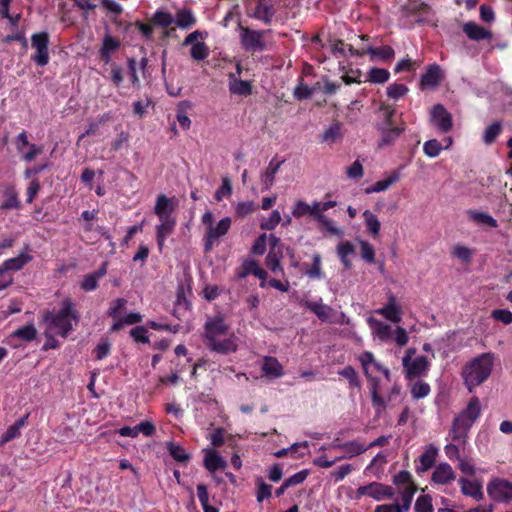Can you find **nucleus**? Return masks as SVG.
I'll use <instances>...</instances> for the list:
<instances>
[{
  "instance_id": "nucleus-48",
  "label": "nucleus",
  "mask_w": 512,
  "mask_h": 512,
  "mask_svg": "<svg viewBox=\"0 0 512 512\" xmlns=\"http://www.w3.org/2000/svg\"><path fill=\"white\" fill-rule=\"evenodd\" d=\"M167 448L171 457L178 462L185 463L190 459L189 454L181 445L170 442Z\"/></svg>"
},
{
  "instance_id": "nucleus-28",
  "label": "nucleus",
  "mask_w": 512,
  "mask_h": 512,
  "mask_svg": "<svg viewBox=\"0 0 512 512\" xmlns=\"http://www.w3.org/2000/svg\"><path fill=\"white\" fill-rule=\"evenodd\" d=\"M174 211V206L169 199L164 194L158 195L156 199V204L154 207V213L158 218H168L172 217V212Z\"/></svg>"
},
{
  "instance_id": "nucleus-6",
  "label": "nucleus",
  "mask_w": 512,
  "mask_h": 512,
  "mask_svg": "<svg viewBox=\"0 0 512 512\" xmlns=\"http://www.w3.org/2000/svg\"><path fill=\"white\" fill-rule=\"evenodd\" d=\"M366 54H369L371 56V59H378L382 62H388L394 58L395 51L391 46L388 45L381 47H374L372 45H368L365 47H361L359 49H356L352 45H349L350 56L363 57Z\"/></svg>"
},
{
  "instance_id": "nucleus-42",
  "label": "nucleus",
  "mask_w": 512,
  "mask_h": 512,
  "mask_svg": "<svg viewBox=\"0 0 512 512\" xmlns=\"http://www.w3.org/2000/svg\"><path fill=\"white\" fill-rule=\"evenodd\" d=\"M280 252H276L273 249H270L268 252L266 258H265V265L266 267L271 270L273 273L280 272L281 274L284 273L283 267L280 263Z\"/></svg>"
},
{
  "instance_id": "nucleus-30",
  "label": "nucleus",
  "mask_w": 512,
  "mask_h": 512,
  "mask_svg": "<svg viewBox=\"0 0 512 512\" xmlns=\"http://www.w3.org/2000/svg\"><path fill=\"white\" fill-rule=\"evenodd\" d=\"M303 306L313 312L321 321H327L332 308L322 303V299L319 301H305Z\"/></svg>"
},
{
  "instance_id": "nucleus-29",
  "label": "nucleus",
  "mask_w": 512,
  "mask_h": 512,
  "mask_svg": "<svg viewBox=\"0 0 512 512\" xmlns=\"http://www.w3.org/2000/svg\"><path fill=\"white\" fill-rule=\"evenodd\" d=\"M204 467L211 473L225 469L227 462L214 450L208 451L204 457Z\"/></svg>"
},
{
  "instance_id": "nucleus-50",
  "label": "nucleus",
  "mask_w": 512,
  "mask_h": 512,
  "mask_svg": "<svg viewBox=\"0 0 512 512\" xmlns=\"http://www.w3.org/2000/svg\"><path fill=\"white\" fill-rule=\"evenodd\" d=\"M409 88L401 83H392L386 89V94L389 98L398 100L407 95Z\"/></svg>"
},
{
  "instance_id": "nucleus-51",
  "label": "nucleus",
  "mask_w": 512,
  "mask_h": 512,
  "mask_svg": "<svg viewBox=\"0 0 512 512\" xmlns=\"http://www.w3.org/2000/svg\"><path fill=\"white\" fill-rule=\"evenodd\" d=\"M317 88H321L319 82L315 84L314 88H310L304 84L303 81H300V83L295 87L293 95L297 100H305L310 98L313 94V90Z\"/></svg>"
},
{
  "instance_id": "nucleus-32",
  "label": "nucleus",
  "mask_w": 512,
  "mask_h": 512,
  "mask_svg": "<svg viewBox=\"0 0 512 512\" xmlns=\"http://www.w3.org/2000/svg\"><path fill=\"white\" fill-rule=\"evenodd\" d=\"M400 172L398 170L393 171L387 178L375 182L372 186L367 187L365 192L367 194L370 193H379L387 190L391 185L398 182L400 179Z\"/></svg>"
},
{
  "instance_id": "nucleus-55",
  "label": "nucleus",
  "mask_w": 512,
  "mask_h": 512,
  "mask_svg": "<svg viewBox=\"0 0 512 512\" xmlns=\"http://www.w3.org/2000/svg\"><path fill=\"white\" fill-rule=\"evenodd\" d=\"M471 218L479 224H485L492 228L498 227L497 220L486 212L472 211Z\"/></svg>"
},
{
  "instance_id": "nucleus-3",
  "label": "nucleus",
  "mask_w": 512,
  "mask_h": 512,
  "mask_svg": "<svg viewBox=\"0 0 512 512\" xmlns=\"http://www.w3.org/2000/svg\"><path fill=\"white\" fill-rule=\"evenodd\" d=\"M49 43V34L46 31L31 35V46L35 49L31 59L40 67H44L49 63Z\"/></svg>"
},
{
  "instance_id": "nucleus-11",
  "label": "nucleus",
  "mask_w": 512,
  "mask_h": 512,
  "mask_svg": "<svg viewBox=\"0 0 512 512\" xmlns=\"http://www.w3.org/2000/svg\"><path fill=\"white\" fill-rule=\"evenodd\" d=\"M405 369L406 379H415L427 375L430 368V361L426 356H418L403 366Z\"/></svg>"
},
{
  "instance_id": "nucleus-44",
  "label": "nucleus",
  "mask_w": 512,
  "mask_h": 512,
  "mask_svg": "<svg viewBox=\"0 0 512 512\" xmlns=\"http://www.w3.org/2000/svg\"><path fill=\"white\" fill-rule=\"evenodd\" d=\"M197 496L204 512H219L218 508L209 504V494L206 485H197Z\"/></svg>"
},
{
  "instance_id": "nucleus-38",
  "label": "nucleus",
  "mask_w": 512,
  "mask_h": 512,
  "mask_svg": "<svg viewBox=\"0 0 512 512\" xmlns=\"http://www.w3.org/2000/svg\"><path fill=\"white\" fill-rule=\"evenodd\" d=\"M390 78V72L385 68L373 67L367 73V80L374 84H384Z\"/></svg>"
},
{
  "instance_id": "nucleus-35",
  "label": "nucleus",
  "mask_w": 512,
  "mask_h": 512,
  "mask_svg": "<svg viewBox=\"0 0 512 512\" xmlns=\"http://www.w3.org/2000/svg\"><path fill=\"white\" fill-rule=\"evenodd\" d=\"M460 414L474 423L481 415V404L479 398L473 396L469 400L467 407L462 410Z\"/></svg>"
},
{
  "instance_id": "nucleus-37",
  "label": "nucleus",
  "mask_w": 512,
  "mask_h": 512,
  "mask_svg": "<svg viewBox=\"0 0 512 512\" xmlns=\"http://www.w3.org/2000/svg\"><path fill=\"white\" fill-rule=\"evenodd\" d=\"M355 248L350 241L342 242L337 247V254L345 268L350 269L352 266L351 261L348 259L349 255L354 254Z\"/></svg>"
},
{
  "instance_id": "nucleus-43",
  "label": "nucleus",
  "mask_w": 512,
  "mask_h": 512,
  "mask_svg": "<svg viewBox=\"0 0 512 512\" xmlns=\"http://www.w3.org/2000/svg\"><path fill=\"white\" fill-rule=\"evenodd\" d=\"M338 374L348 380L350 389L361 388V381L359 379V376L352 366L348 365L344 367L342 370L338 372Z\"/></svg>"
},
{
  "instance_id": "nucleus-39",
  "label": "nucleus",
  "mask_w": 512,
  "mask_h": 512,
  "mask_svg": "<svg viewBox=\"0 0 512 512\" xmlns=\"http://www.w3.org/2000/svg\"><path fill=\"white\" fill-rule=\"evenodd\" d=\"M176 24L179 28L188 29L196 23V19L190 9H182L176 14Z\"/></svg>"
},
{
  "instance_id": "nucleus-16",
  "label": "nucleus",
  "mask_w": 512,
  "mask_h": 512,
  "mask_svg": "<svg viewBox=\"0 0 512 512\" xmlns=\"http://www.w3.org/2000/svg\"><path fill=\"white\" fill-rule=\"evenodd\" d=\"M160 224L156 226V240L161 250L167 237L174 231L176 220L174 217L159 218Z\"/></svg>"
},
{
  "instance_id": "nucleus-14",
  "label": "nucleus",
  "mask_w": 512,
  "mask_h": 512,
  "mask_svg": "<svg viewBox=\"0 0 512 512\" xmlns=\"http://www.w3.org/2000/svg\"><path fill=\"white\" fill-rule=\"evenodd\" d=\"M121 46L120 40L107 33L102 40V45L99 49V58L104 64H109L112 59V54L115 53Z\"/></svg>"
},
{
  "instance_id": "nucleus-31",
  "label": "nucleus",
  "mask_w": 512,
  "mask_h": 512,
  "mask_svg": "<svg viewBox=\"0 0 512 512\" xmlns=\"http://www.w3.org/2000/svg\"><path fill=\"white\" fill-rule=\"evenodd\" d=\"M334 447L342 449L344 451V455L342 456L343 459L352 458V457L361 455L368 449V447L364 446L357 440L340 443V444L334 445Z\"/></svg>"
},
{
  "instance_id": "nucleus-15",
  "label": "nucleus",
  "mask_w": 512,
  "mask_h": 512,
  "mask_svg": "<svg viewBox=\"0 0 512 512\" xmlns=\"http://www.w3.org/2000/svg\"><path fill=\"white\" fill-rule=\"evenodd\" d=\"M443 78L442 70L438 64H431L427 67L426 72L421 76L420 88H435Z\"/></svg>"
},
{
  "instance_id": "nucleus-10",
  "label": "nucleus",
  "mask_w": 512,
  "mask_h": 512,
  "mask_svg": "<svg viewBox=\"0 0 512 512\" xmlns=\"http://www.w3.org/2000/svg\"><path fill=\"white\" fill-rule=\"evenodd\" d=\"M474 423L469 421V419L465 418L460 413L454 418L452 427L450 430V435L453 441H458L460 443L465 444L466 439L468 437V432L471 429Z\"/></svg>"
},
{
  "instance_id": "nucleus-18",
  "label": "nucleus",
  "mask_w": 512,
  "mask_h": 512,
  "mask_svg": "<svg viewBox=\"0 0 512 512\" xmlns=\"http://www.w3.org/2000/svg\"><path fill=\"white\" fill-rule=\"evenodd\" d=\"M405 128V123H402L400 126L382 127L381 139L378 143V146L382 148L385 146L393 145L401 133L405 131Z\"/></svg>"
},
{
  "instance_id": "nucleus-13",
  "label": "nucleus",
  "mask_w": 512,
  "mask_h": 512,
  "mask_svg": "<svg viewBox=\"0 0 512 512\" xmlns=\"http://www.w3.org/2000/svg\"><path fill=\"white\" fill-rule=\"evenodd\" d=\"M369 383L372 406L380 413L387 407L386 399L380 394V379L373 375H365Z\"/></svg>"
},
{
  "instance_id": "nucleus-59",
  "label": "nucleus",
  "mask_w": 512,
  "mask_h": 512,
  "mask_svg": "<svg viewBox=\"0 0 512 512\" xmlns=\"http://www.w3.org/2000/svg\"><path fill=\"white\" fill-rule=\"evenodd\" d=\"M415 512H434L430 495L419 496L414 506Z\"/></svg>"
},
{
  "instance_id": "nucleus-41",
  "label": "nucleus",
  "mask_w": 512,
  "mask_h": 512,
  "mask_svg": "<svg viewBox=\"0 0 512 512\" xmlns=\"http://www.w3.org/2000/svg\"><path fill=\"white\" fill-rule=\"evenodd\" d=\"M274 15V11L271 6L265 5L259 2L254 10V18L263 21L265 24H270Z\"/></svg>"
},
{
  "instance_id": "nucleus-5",
  "label": "nucleus",
  "mask_w": 512,
  "mask_h": 512,
  "mask_svg": "<svg viewBox=\"0 0 512 512\" xmlns=\"http://www.w3.org/2000/svg\"><path fill=\"white\" fill-rule=\"evenodd\" d=\"M231 218H222L215 226L210 225L206 227L204 235V252L208 253L212 251L213 247L218 243V240L226 235L231 227Z\"/></svg>"
},
{
  "instance_id": "nucleus-12",
  "label": "nucleus",
  "mask_w": 512,
  "mask_h": 512,
  "mask_svg": "<svg viewBox=\"0 0 512 512\" xmlns=\"http://www.w3.org/2000/svg\"><path fill=\"white\" fill-rule=\"evenodd\" d=\"M376 313L391 322L399 323L401 321L402 309L397 303L396 296L393 293H389L387 303L382 308L377 309Z\"/></svg>"
},
{
  "instance_id": "nucleus-20",
  "label": "nucleus",
  "mask_w": 512,
  "mask_h": 512,
  "mask_svg": "<svg viewBox=\"0 0 512 512\" xmlns=\"http://www.w3.org/2000/svg\"><path fill=\"white\" fill-rule=\"evenodd\" d=\"M463 32L467 35V37L474 41H481L486 39H491L492 33L483 28L482 26L476 24L475 22H467L463 25Z\"/></svg>"
},
{
  "instance_id": "nucleus-33",
  "label": "nucleus",
  "mask_w": 512,
  "mask_h": 512,
  "mask_svg": "<svg viewBox=\"0 0 512 512\" xmlns=\"http://www.w3.org/2000/svg\"><path fill=\"white\" fill-rule=\"evenodd\" d=\"M229 78V90L232 94L247 96L252 93V85L249 81L236 79L234 74H230Z\"/></svg>"
},
{
  "instance_id": "nucleus-21",
  "label": "nucleus",
  "mask_w": 512,
  "mask_h": 512,
  "mask_svg": "<svg viewBox=\"0 0 512 512\" xmlns=\"http://www.w3.org/2000/svg\"><path fill=\"white\" fill-rule=\"evenodd\" d=\"M438 456V449L430 444L426 447L425 451L419 456L420 466L416 467L417 473L425 472L431 469Z\"/></svg>"
},
{
  "instance_id": "nucleus-53",
  "label": "nucleus",
  "mask_w": 512,
  "mask_h": 512,
  "mask_svg": "<svg viewBox=\"0 0 512 512\" xmlns=\"http://www.w3.org/2000/svg\"><path fill=\"white\" fill-rule=\"evenodd\" d=\"M443 149V144L437 139H430L423 145V151L425 155L431 158L437 157Z\"/></svg>"
},
{
  "instance_id": "nucleus-46",
  "label": "nucleus",
  "mask_w": 512,
  "mask_h": 512,
  "mask_svg": "<svg viewBox=\"0 0 512 512\" xmlns=\"http://www.w3.org/2000/svg\"><path fill=\"white\" fill-rule=\"evenodd\" d=\"M342 137L341 123L334 122L322 134L321 140L326 143H334Z\"/></svg>"
},
{
  "instance_id": "nucleus-4",
  "label": "nucleus",
  "mask_w": 512,
  "mask_h": 512,
  "mask_svg": "<svg viewBox=\"0 0 512 512\" xmlns=\"http://www.w3.org/2000/svg\"><path fill=\"white\" fill-rule=\"evenodd\" d=\"M265 31L253 30L248 27H240V42L243 49L247 52H262L266 49L264 42Z\"/></svg>"
},
{
  "instance_id": "nucleus-36",
  "label": "nucleus",
  "mask_w": 512,
  "mask_h": 512,
  "mask_svg": "<svg viewBox=\"0 0 512 512\" xmlns=\"http://www.w3.org/2000/svg\"><path fill=\"white\" fill-rule=\"evenodd\" d=\"M37 330L34 324H27L22 327H19L15 331L12 332L11 337L20 339L25 342H31L36 339Z\"/></svg>"
},
{
  "instance_id": "nucleus-58",
  "label": "nucleus",
  "mask_w": 512,
  "mask_h": 512,
  "mask_svg": "<svg viewBox=\"0 0 512 512\" xmlns=\"http://www.w3.org/2000/svg\"><path fill=\"white\" fill-rule=\"evenodd\" d=\"M190 53L194 60L201 61L208 57L209 48L204 42H197L191 47Z\"/></svg>"
},
{
  "instance_id": "nucleus-24",
  "label": "nucleus",
  "mask_w": 512,
  "mask_h": 512,
  "mask_svg": "<svg viewBox=\"0 0 512 512\" xmlns=\"http://www.w3.org/2000/svg\"><path fill=\"white\" fill-rule=\"evenodd\" d=\"M458 483L461 488V492L466 495L470 496L476 501H479L483 497L482 492V485L477 481H471L466 478H460L458 480Z\"/></svg>"
},
{
  "instance_id": "nucleus-7",
  "label": "nucleus",
  "mask_w": 512,
  "mask_h": 512,
  "mask_svg": "<svg viewBox=\"0 0 512 512\" xmlns=\"http://www.w3.org/2000/svg\"><path fill=\"white\" fill-rule=\"evenodd\" d=\"M487 492L496 501L508 502L512 500V482L496 478L488 483Z\"/></svg>"
},
{
  "instance_id": "nucleus-63",
  "label": "nucleus",
  "mask_w": 512,
  "mask_h": 512,
  "mask_svg": "<svg viewBox=\"0 0 512 512\" xmlns=\"http://www.w3.org/2000/svg\"><path fill=\"white\" fill-rule=\"evenodd\" d=\"M354 470L351 464H344L339 466L337 469L330 472V477L335 483L342 481L347 475Z\"/></svg>"
},
{
  "instance_id": "nucleus-19",
  "label": "nucleus",
  "mask_w": 512,
  "mask_h": 512,
  "mask_svg": "<svg viewBox=\"0 0 512 512\" xmlns=\"http://www.w3.org/2000/svg\"><path fill=\"white\" fill-rule=\"evenodd\" d=\"M206 346L209 350L223 355L236 352L238 347L233 337L224 339L217 338L214 341L206 343Z\"/></svg>"
},
{
  "instance_id": "nucleus-61",
  "label": "nucleus",
  "mask_w": 512,
  "mask_h": 512,
  "mask_svg": "<svg viewBox=\"0 0 512 512\" xmlns=\"http://www.w3.org/2000/svg\"><path fill=\"white\" fill-rule=\"evenodd\" d=\"M232 194V184L228 177L222 179V185L215 192L216 201H221L225 197H230Z\"/></svg>"
},
{
  "instance_id": "nucleus-27",
  "label": "nucleus",
  "mask_w": 512,
  "mask_h": 512,
  "mask_svg": "<svg viewBox=\"0 0 512 512\" xmlns=\"http://www.w3.org/2000/svg\"><path fill=\"white\" fill-rule=\"evenodd\" d=\"M368 491V496L377 501L385 498H391L394 494L392 487L379 482H372L368 484Z\"/></svg>"
},
{
  "instance_id": "nucleus-23",
  "label": "nucleus",
  "mask_w": 512,
  "mask_h": 512,
  "mask_svg": "<svg viewBox=\"0 0 512 512\" xmlns=\"http://www.w3.org/2000/svg\"><path fill=\"white\" fill-rule=\"evenodd\" d=\"M282 163L283 161H278L276 160V158H273L270 161L266 170L261 174V183L263 191H267L272 187L275 181V175L280 169Z\"/></svg>"
},
{
  "instance_id": "nucleus-2",
  "label": "nucleus",
  "mask_w": 512,
  "mask_h": 512,
  "mask_svg": "<svg viewBox=\"0 0 512 512\" xmlns=\"http://www.w3.org/2000/svg\"><path fill=\"white\" fill-rule=\"evenodd\" d=\"M493 365L494 354L487 352L473 358L463 367L461 375L469 392H473L490 377Z\"/></svg>"
},
{
  "instance_id": "nucleus-22",
  "label": "nucleus",
  "mask_w": 512,
  "mask_h": 512,
  "mask_svg": "<svg viewBox=\"0 0 512 512\" xmlns=\"http://www.w3.org/2000/svg\"><path fill=\"white\" fill-rule=\"evenodd\" d=\"M263 374L270 378H279L284 374L283 366L277 358L265 356L261 366Z\"/></svg>"
},
{
  "instance_id": "nucleus-9",
  "label": "nucleus",
  "mask_w": 512,
  "mask_h": 512,
  "mask_svg": "<svg viewBox=\"0 0 512 512\" xmlns=\"http://www.w3.org/2000/svg\"><path fill=\"white\" fill-rule=\"evenodd\" d=\"M228 329L229 327L223 317L218 316L208 319L204 325L205 343H209L220 338V336L226 335Z\"/></svg>"
},
{
  "instance_id": "nucleus-64",
  "label": "nucleus",
  "mask_w": 512,
  "mask_h": 512,
  "mask_svg": "<svg viewBox=\"0 0 512 512\" xmlns=\"http://www.w3.org/2000/svg\"><path fill=\"white\" fill-rule=\"evenodd\" d=\"M129 333L135 342L143 344L149 343L148 331L144 326H135Z\"/></svg>"
},
{
  "instance_id": "nucleus-1",
  "label": "nucleus",
  "mask_w": 512,
  "mask_h": 512,
  "mask_svg": "<svg viewBox=\"0 0 512 512\" xmlns=\"http://www.w3.org/2000/svg\"><path fill=\"white\" fill-rule=\"evenodd\" d=\"M80 321V314L76 309L75 303L71 298H66L61 302L58 310H45L42 313V322L47 330L63 338L75 329Z\"/></svg>"
},
{
  "instance_id": "nucleus-17",
  "label": "nucleus",
  "mask_w": 512,
  "mask_h": 512,
  "mask_svg": "<svg viewBox=\"0 0 512 512\" xmlns=\"http://www.w3.org/2000/svg\"><path fill=\"white\" fill-rule=\"evenodd\" d=\"M456 478L455 472L450 464L440 463L435 467L431 480L436 484H449Z\"/></svg>"
},
{
  "instance_id": "nucleus-57",
  "label": "nucleus",
  "mask_w": 512,
  "mask_h": 512,
  "mask_svg": "<svg viewBox=\"0 0 512 512\" xmlns=\"http://www.w3.org/2000/svg\"><path fill=\"white\" fill-rule=\"evenodd\" d=\"M452 255L461 260L463 263H470L472 260V250L463 245H455L452 251Z\"/></svg>"
},
{
  "instance_id": "nucleus-25",
  "label": "nucleus",
  "mask_w": 512,
  "mask_h": 512,
  "mask_svg": "<svg viewBox=\"0 0 512 512\" xmlns=\"http://www.w3.org/2000/svg\"><path fill=\"white\" fill-rule=\"evenodd\" d=\"M359 361L362 365L364 375H372L373 370L382 372V370L385 368L375 359L374 354L370 351H364L359 356Z\"/></svg>"
},
{
  "instance_id": "nucleus-49",
  "label": "nucleus",
  "mask_w": 512,
  "mask_h": 512,
  "mask_svg": "<svg viewBox=\"0 0 512 512\" xmlns=\"http://www.w3.org/2000/svg\"><path fill=\"white\" fill-rule=\"evenodd\" d=\"M502 131V124L499 121L493 122L489 125L483 134V141L486 144H492Z\"/></svg>"
},
{
  "instance_id": "nucleus-40",
  "label": "nucleus",
  "mask_w": 512,
  "mask_h": 512,
  "mask_svg": "<svg viewBox=\"0 0 512 512\" xmlns=\"http://www.w3.org/2000/svg\"><path fill=\"white\" fill-rule=\"evenodd\" d=\"M363 217L365 220V225L367 228V231L373 236H378L380 229H381V223L378 220L377 216L373 214L370 210H365L363 212Z\"/></svg>"
},
{
  "instance_id": "nucleus-52",
  "label": "nucleus",
  "mask_w": 512,
  "mask_h": 512,
  "mask_svg": "<svg viewBox=\"0 0 512 512\" xmlns=\"http://www.w3.org/2000/svg\"><path fill=\"white\" fill-rule=\"evenodd\" d=\"M369 322L374 324L373 329L381 340H387L391 337L392 328L390 325L382 323L381 321L375 320L373 318H370Z\"/></svg>"
},
{
  "instance_id": "nucleus-60",
  "label": "nucleus",
  "mask_w": 512,
  "mask_h": 512,
  "mask_svg": "<svg viewBox=\"0 0 512 512\" xmlns=\"http://www.w3.org/2000/svg\"><path fill=\"white\" fill-rule=\"evenodd\" d=\"M127 300L124 298H117L111 302V305L107 311V315L112 319L121 318L120 313L125 308Z\"/></svg>"
},
{
  "instance_id": "nucleus-62",
  "label": "nucleus",
  "mask_w": 512,
  "mask_h": 512,
  "mask_svg": "<svg viewBox=\"0 0 512 512\" xmlns=\"http://www.w3.org/2000/svg\"><path fill=\"white\" fill-rule=\"evenodd\" d=\"M361 257L368 263L375 262V249L374 247L365 240H360Z\"/></svg>"
},
{
  "instance_id": "nucleus-26",
  "label": "nucleus",
  "mask_w": 512,
  "mask_h": 512,
  "mask_svg": "<svg viewBox=\"0 0 512 512\" xmlns=\"http://www.w3.org/2000/svg\"><path fill=\"white\" fill-rule=\"evenodd\" d=\"M4 197L5 200L0 205V210L8 211V210H19L22 207V204L18 197V192L16 191L14 186H7L4 189Z\"/></svg>"
},
{
  "instance_id": "nucleus-8",
  "label": "nucleus",
  "mask_w": 512,
  "mask_h": 512,
  "mask_svg": "<svg viewBox=\"0 0 512 512\" xmlns=\"http://www.w3.org/2000/svg\"><path fill=\"white\" fill-rule=\"evenodd\" d=\"M431 122L441 132L447 133L452 129V115L442 104H436L431 111Z\"/></svg>"
},
{
  "instance_id": "nucleus-54",
  "label": "nucleus",
  "mask_w": 512,
  "mask_h": 512,
  "mask_svg": "<svg viewBox=\"0 0 512 512\" xmlns=\"http://www.w3.org/2000/svg\"><path fill=\"white\" fill-rule=\"evenodd\" d=\"M431 388L428 383L424 381H416L411 386V395L414 399H421L429 395Z\"/></svg>"
},
{
  "instance_id": "nucleus-45",
  "label": "nucleus",
  "mask_w": 512,
  "mask_h": 512,
  "mask_svg": "<svg viewBox=\"0 0 512 512\" xmlns=\"http://www.w3.org/2000/svg\"><path fill=\"white\" fill-rule=\"evenodd\" d=\"M306 275L311 279H321L324 274L322 271V258L319 253H315L312 256V264L309 269L306 270Z\"/></svg>"
},
{
  "instance_id": "nucleus-47",
  "label": "nucleus",
  "mask_w": 512,
  "mask_h": 512,
  "mask_svg": "<svg viewBox=\"0 0 512 512\" xmlns=\"http://www.w3.org/2000/svg\"><path fill=\"white\" fill-rule=\"evenodd\" d=\"M173 22H174V18L172 16V14L162 11V10H157L151 18V23L153 25H156V26H159L162 28H168L169 26L172 25Z\"/></svg>"
},
{
  "instance_id": "nucleus-56",
  "label": "nucleus",
  "mask_w": 512,
  "mask_h": 512,
  "mask_svg": "<svg viewBox=\"0 0 512 512\" xmlns=\"http://www.w3.org/2000/svg\"><path fill=\"white\" fill-rule=\"evenodd\" d=\"M416 490L417 488L415 484H410L409 486H406L405 489L403 490L401 495L402 505H400V507L402 508V512H406L409 510Z\"/></svg>"
},
{
  "instance_id": "nucleus-34",
  "label": "nucleus",
  "mask_w": 512,
  "mask_h": 512,
  "mask_svg": "<svg viewBox=\"0 0 512 512\" xmlns=\"http://www.w3.org/2000/svg\"><path fill=\"white\" fill-rule=\"evenodd\" d=\"M31 260L30 255L21 253L17 257L5 260L1 265L10 273V271L21 270Z\"/></svg>"
}]
</instances>
